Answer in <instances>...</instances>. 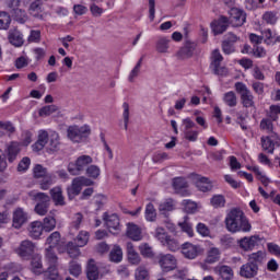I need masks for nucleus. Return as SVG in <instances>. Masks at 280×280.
<instances>
[{
	"instance_id": "nucleus-39",
	"label": "nucleus",
	"mask_w": 280,
	"mask_h": 280,
	"mask_svg": "<svg viewBox=\"0 0 280 280\" xmlns=\"http://www.w3.org/2000/svg\"><path fill=\"white\" fill-rule=\"evenodd\" d=\"M153 237H155V240H158L159 242H161L163 246H165V242H167V238L170 237V235H167V232H165V229H163L162 226H158L155 229Z\"/></svg>"
},
{
	"instance_id": "nucleus-47",
	"label": "nucleus",
	"mask_w": 280,
	"mask_h": 280,
	"mask_svg": "<svg viewBox=\"0 0 280 280\" xmlns=\"http://www.w3.org/2000/svg\"><path fill=\"white\" fill-rule=\"evenodd\" d=\"M164 246H166V248H168V250H171L172 253H176V250H180V243H178L176 238H173L171 236L166 238Z\"/></svg>"
},
{
	"instance_id": "nucleus-13",
	"label": "nucleus",
	"mask_w": 280,
	"mask_h": 280,
	"mask_svg": "<svg viewBox=\"0 0 280 280\" xmlns=\"http://www.w3.org/2000/svg\"><path fill=\"white\" fill-rule=\"evenodd\" d=\"M36 245L32 241L25 240L21 242L19 248L16 249V254L22 257V259H28V257L34 255Z\"/></svg>"
},
{
	"instance_id": "nucleus-1",
	"label": "nucleus",
	"mask_w": 280,
	"mask_h": 280,
	"mask_svg": "<svg viewBox=\"0 0 280 280\" xmlns=\"http://www.w3.org/2000/svg\"><path fill=\"white\" fill-rule=\"evenodd\" d=\"M46 244L49 246L45 249V259L48 265L46 280H58V256L54 253V248H57L58 253H68L69 257L73 259L80 257V249L75 247L73 242L63 243L60 232H52L46 238Z\"/></svg>"
},
{
	"instance_id": "nucleus-64",
	"label": "nucleus",
	"mask_w": 280,
	"mask_h": 280,
	"mask_svg": "<svg viewBox=\"0 0 280 280\" xmlns=\"http://www.w3.org/2000/svg\"><path fill=\"white\" fill-rule=\"evenodd\" d=\"M267 248L271 255H276L277 257H280V246L275 243H268Z\"/></svg>"
},
{
	"instance_id": "nucleus-22",
	"label": "nucleus",
	"mask_w": 280,
	"mask_h": 280,
	"mask_svg": "<svg viewBox=\"0 0 280 280\" xmlns=\"http://www.w3.org/2000/svg\"><path fill=\"white\" fill-rule=\"evenodd\" d=\"M242 10L237 8H232L230 10V19L228 20L233 27H240L241 25H244L245 18L242 16Z\"/></svg>"
},
{
	"instance_id": "nucleus-45",
	"label": "nucleus",
	"mask_w": 280,
	"mask_h": 280,
	"mask_svg": "<svg viewBox=\"0 0 280 280\" xmlns=\"http://www.w3.org/2000/svg\"><path fill=\"white\" fill-rule=\"evenodd\" d=\"M85 174H86V176H89V178H93L95 180V179L100 178L102 171L100 170V166H97V165H90L86 167Z\"/></svg>"
},
{
	"instance_id": "nucleus-41",
	"label": "nucleus",
	"mask_w": 280,
	"mask_h": 280,
	"mask_svg": "<svg viewBox=\"0 0 280 280\" xmlns=\"http://www.w3.org/2000/svg\"><path fill=\"white\" fill-rule=\"evenodd\" d=\"M223 102L226 104V106H230L233 108L234 106H237V96L235 95V92L230 91L224 94Z\"/></svg>"
},
{
	"instance_id": "nucleus-50",
	"label": "nucleus",
	"mask_w": 280,
	"mask_h": 280,
	"mask_svg": "<svg viewBox=\"0 0 280 280\" xmlns=\"http://www.w3.org/2000/svg\"><path fill=\"white\" fill-rule=\"evenodd\" d=\"M182 205L186 213H196V210L198 209V205L189 199L183 200Z\"/></svg>"
},
{
	"instance_id": "nucleus-33",
	"label": "nucleus",
	"mask_w": 280,
	"mask_h": 280,
	"mask_svg": "<svg viewBox=\"0 0 280 280\" xmlns=\"http://www.w3.org/2000/svg\"><path fill=\"white\" fill-rule=\"evenodd\" d=\"M89 237H90L89 232L81 231L75 238V243H77V245H74L75 248L80 250V248H83V246H86V244H89Z\"/></svg>"
},
{
	"instance_id": "nucleus-14",
	"label": "nucleus",
	"mask_w": 280,
	"mask_h": 280,
	"mask_svg": "<svg viewBox=\"0 0 280 280\" xmlns=\"http://www.w3.org/2000/svg\"><path fill=\"white\" fill-rule=\"evenodd\" d=\"M190 178L199 191H211V189H213L211 180L202 175L192 174Z\"/></svg>"
},
{
	"instance_id": "nucleus-38",
	"label": "nucleus",
	"mask_w": 280,
	"mask_h": 280,
	"mask_svg": "<svg viewBox=\"0 0 280 280\" xmlns=\"http://www.w3.org/2000/svg\"><path fill=\"white\" fill-rule=\"evenodd\" d=\"M262 21L264 23H267V25H276L277 21H279V18L277 16V12L266 11L262 14Z\"/></svg>"
},
{
	"instance_id": "nucleus-30",
	"label": "nucleus",
	"mask_w": 280,
	"mask_h": 280,
	"mask_svg": "<svg viewBox=\"0 0 280 280\" xmlns=\"http://www.w3.org/2000/svg\"><path fill=\"white\" fill-rule=\"evenodd\" d=\"M81 191H82V184L80 183V180L77 177L72 180L71 186L68 187L69 200H73V198H75V196H80Z\"/></svg>"
},
{
	"instance_id": "nucleus-34",
	"label": "nucleus",
	"mask_w": 280,
	"mask_h": 280,
	"mask_svg": "<svg viewBox=\"0 0 280 280\" xmlns=\"http://www.w3.org/2000/svg\"><path fill=\"white\" fill-rule=\"evenodd\" d=\"M264 241V237H260L259 235L255 234L246 238V250H253L255 246H259L261 242Z\"/></svg>"
},
{
	"instance_id": "nucleus-29",
	"label": "nucleus",
	"mask_w": 280,
	"mask_h": 280,
	"mask_svg": "<svg viewBox=\"0 0 280 280\" xmlns=\"http://www.w3.org/2000/svg\"><path fill=\"white\" fill-rule=\"evenodd\" d=\"M86 277L89 280L100 279V270L97 269V265H95V260L93 259H90L88 262Z\"/></svg>"
},
{
	"instance_id": "nucleus-10",
	"label": "nucleus",
	"mask_w": 280,
	"mask_h": 280,
	"mask_svg": "<svg viewBox=\"0 0 280 280\" xmlns=\"http://www.w3.org/2000/svg\"><path fill=\"white\" fill-rule=\"evenodd\" d=\"M103 220L109 231V233H113V235H118L121 231V223H119V217L115 213L108 214L105 212L103 214Z\"/></svg>"
},
{
	"instance_id": "nucleus-36",
	"label": "nucleus",
	"mask_w": 280,
	"mask_h": 280,
	"mask_svg": "<svg viewBox=\"0 0 280 280\" xmlns=\"http://www.w3.org/2000/svg\"><path fill=\"white\" fill-rule=\"evenodd\" d=\"M217 261H220V249L212 247L208 250L206 264H215Z\"/></svg>"
},
{
	"instance_id": "nucleus-57",
	"label": "nucleus",
	"mask_w": 280,
	"mask_h": 280,
	"mask_svg": "<svg viewBox=\"0 0 280 280\" xmlns=\"http://www.w3.org/2000/svg\"><path fill=\"white\" fill-rule=\"evenodd\" d=\"M173 187L176 191L187 188V180L183 177H176L173 179Z\"/></svg>"
},
{
	"instance_id": "nucleus-55",
	"label": "nucleus",
	"mask_w": 280,
	"mask_h": 280,
	"mask_svg": "<svg viewBox=\"0 0 280 280\" xmlns=\"http://www.w3.org/2000/svg\"><path fill=\"white\" fill-rule=\"evenodd\" d=\"M257 272H259V267H257L256 265H252L250 262H247L246 279H253L254 277H257Z\"/></svg>"
},
{
	"instance_id": "nucleus-2",
	"label": "nucleus",
	"mask_w": 280,
	"mask_h": 280,
	"mask_svg": "<svg viewBox=\"0 0 280 280\" xmlns=\"http://www.w3.org/2000/svg\"><path fill=\"white\" fill-rule=\"evenodd\" d=\"M45 145H48L50 152H57L60 148V133L56 130L40 129L37 131V140L32 145L33 152H40L45 150Z\"/></svg>"
},
{
	"instance_id": "nucleus-7",
	"label": "nucleus",
	"mask_w": 280,
	"mask_h": 280,
	"mask_svg": "<svg viewBox=\"0 0 280 280\" xmlns=\"http://www.w3.org/2000/svg\"><path fill=\"white\" fill-rule=\"evenodd\" d=\"M34 178H43L40 183V189L47 191L51 185H54V175L48 174L45 166L36 164L33 168Z\"/></svg>"
},
{
	"instance_id": "nucleus-8",
	"label": "nucleus",
	"mask_w": 280,
	"mask_h": 280,
	"mask_svg": "<svg viewBox=\"0 0 280 280\" xmlns=\"http://www.w3.org/2000/svg\"><path fill=\"white\" fill-rule=\"evenodd\" d=\"M5 5L13 12V16H15V20L18 23H25L27 21V13H25V10H21V0H5Z\"/></svg>"
},
{
	"instance_id": "nucleus-49",
	"label": "nucleus",
	"mask_w": 280,
	"mask_h": 280,
	"mask_svg": "<svg viewBox=\"0 0 280 280\" xmlns=\"http://www.w3.org/2000/svg\"><path fill=\"white\" fill-rule=\"evenodd\" d=\"M139 252L142 257H148L149 259H151V257H154V252L148 243L141 244L139 246Z\"/></svg>"
},
{
	"instance_id": "nucleus-54",
	"label": "nucleus",
	"mask_w": 280,
	"mask_h": 280,
	"mask_svg": "<svg viewBox=\"0 0 280 280\" xmlns=\"http://www.w3.org/2000/svg\"><path fill=\"white\" fill-rule=\"evenodd\" d=\"M211 205L214 209H218L220 207H224V205H226V200L224 199V196L215 195L211 198Z\"/></svg>"
},
{
	"instance_id": "nucleus-46",
	"label": "nucleus",
	"mask_w": 280,
	"mask_h": 280,
	"mask_svg": "<svg viewBox=\"0 0 280 280\" xmlns=\"http://www.w3.org/2000/svg\"><path fill=\"white\" fill-rule=\"evenodd\" d=\"M136 280H150V271L145 267H138L135 271Z\"/></svg>"
},
{
	"instance_id": "nucleus-3",
	"label": "nucleus",
	"mask_w": 280,
	"mask_h": 280,
	"mask_svg": "<svg viewBox=\"0 0 280 280\" xmlns=\"http://www.w3.org/2000/svg\"><path fill=\"white\" fill-rule=\"evenodd\" d=\"M225 225L231 233H237L240 231H246V219H244V212L237 208L232 209L225 218Z\"/></svg>"
},
{
	"instance_id": "nucleus-18",
	"label": "nucleus",
	"mask_w": 280,
	"mask_h": 280,
	"mask_svg": "<svg viewBox=\"0 0 280 280\" xmlns=\"http://www.w3.org/2000/svg\"><path fill=\"white\" fill-rule=\"evenodd\" d=\"M30 220V215L22 208H16L13 212V228L21 229Z\"/></svg>"
},
{
	"instance_id": "nucleus-35",
	"label": "nucleus",
	"mask_w": 280,
	"mask_h": 280,
	"mask_svg": "<svg viewBox=\"0 0 280 280\" xmlns=\"http://www.w3.org/2000/svg\"><path fill=\"white\" fill-rule=\"evenodd\" d=\"M178 226L188 237H194V225L189 222V217H185L184 222H179Z\"/></svg>"
},
{
	"instance_id": "nucleus-44",
	"label": "nucleus",
	"mask_w": 280,
	"mask_h": 280,
	"mask_svg": "<svg viewBox=\"0 0 280 280\" xmlns=\"http://www.w3.org/2000/svg\"><path fill=\"white\" fill-rule=\"evenodd\" d=\"M144 217L148 222H154L156 220V209H154V205H147Z\"/></svg>"
},
{
	"instance_id": "nucleus-15",
	"label": "nucleus",
	"mask_w": 280,
	"mask_h": 280,
	"mask_svg": "<svg viewBox=\"0 0 280 280\" xmlns=\"http://www.w3.org/2000/svg\"><path fill=\"white\" fill-rule=\"evenodd\" d=\"M200 253H202L200 245H194L189 242L182 245V254L186 259H196Z\"/></svg>"
},
{
	"instance_id": "nucleus-28",
	"label": "nucleus",
	"mask_w": 280,
	"mask_h": 280,
	"mask_svg": "<svg viewBox=\"0 0 280 280\" xmlns=\"http://www.w3.org/2000/svg\"><path fill=\"white\" fill-rule=\"evenodd\" d=\"M264 259H266V252L258 250L248 256L247 264H250L252 266H256L257 268H259V266L264 264Z\"/></svg>"
},
{
	"instance_id": "nucleus-31",
	"label": "nucleus",
	"mask_w": 280,
	"mask_h": 280,
	"mask_svg": "<svg viewBox=\"0 0 280 280\" xmlns=\"http://www.w3.org/2000/svg\"><path fill=\"white\" fill-rule=\"evenodd\" d=\"M9 42L14 47H23V43H24L23 34H21V32L19 31H11L9 33Z\"/></svg>"
},
{
	"instance_id": "nucleus-19",
	"label": "nucleus",
	"mask_w": 280,
	"mask_h": 280,
	"mask_svg": "<svg viewBox=\"0 0 280 280\" xmlns=\"http://www.w3.org/2000/svg\"><path fill=\"white\" fill-rule=\"evenodd\" d=\"M56 224H58V221L56 220V210H51L49 214L43 219L42 226L45 233H51V231L56 230Z\"/></svg>"
},
{
	"instance_id": "nucleus-52",
	"label": "nucleus",
	"mask_w": 280,
	"mask_h": 280,
	"mask_svg": "<svg viewBox=\"0 0 280 280\" xmlns=\"http://www.w3.org/2000/svg\"><path fill=\"white\" fill-rule=\"evenodd\" d=\"M10 14L5 12H0V30H8L11 23Z\"/></svg>"
},
{
	"instance_id": "nucleus-51",
	"label": "nucleus",
	"mask_w": 280,
	"mask_h": 280,
	"mask_svg": "<svg viewBox=\"0 0 280 280\" xmlns=\"http://www.w3.org/2000/svg\"><path fill=\"white\" fill-rule=\"evenodd\" d=\"M260 130H266L268 135H272V130H275V125L270 118H264L260 121Z\"/></svg>"
},
{
	"instance_id": "nucleus-42",
	"label": "nucleus",
	"mask_w": 280,
	"mask_h": 280,
	"mask_svg": "<svg viewBox=\"0 0 280 280\" xmlns=\"http://www.w3.org/2000/svg\"><path fill=\"white\" fill-rule=\"evenodd\" d=\"M170 49V39L166 37H161L156 43V50L160 54H167V50Z\"/></svg>"
},
{
	"instance_id": "nucleus-4",
	"label": "nucleus",
	"mask_w": 280,
	"mask_h": 280,
	"mask_svg": "<svg viewBox=\"0 0 280 280\" xmlns=\"http://www.w3.org/2000/svg\"><path fill=\"white\" fill-rule=\"evenodd\" d=\"M28 196L34 202H37L34 211L37 215H47L49 212V202H51V198L45 192H36V190H32L28 192Z\"/></svg>"
},
{
	"instance_id": "nucleus-26",
	"label": "nucleus",
	"mask_w": 280,
	"mask_h": 280,
	"mask_svg": "<svg viewBox=\"0 0 280 280\" xmlns=\"http://www.w3.org/2000/svg\"><path fill=\"white\" fill-rule=\"evenodd\" d=\"M127 256L128 261L131 262L132 266H139V264H141V256H139V253L135 250L132 243L127 244Z\"/></svg>"
},
{
	"instance_id": "nucleus-25",
	"label": "nucleus",
	"mask_w": 280,
	"mask_h": 280,
	"mask_svg": "<svg viewBox=\"0 0 280 280\" xmlns=\"http://www.w3.org/2000/svg\"><path fill=\"white\" fill-rule=\"evenodd\" d=\"M50 196L56 207H65V196H62V188L59 186L51 188Z\"/></svg>"
},
{
	"instance_id": "nucleus-6",
	"label": "nucleus",
	"mask_w": 280,
	"mask_h": 280,
	"mask_svg": "<svg viewBox=\"0 0 280 280\" xmlns=\"http://www.w3.org/2000/svg\"><path fill=\"white\" fill-rule=\"evenodd\" d=\"M68 139L73 141V143H80L83 139H86L91 135V127L89 125L84 126H70L67 130Z\"/></svg>"
},
{
	"instance_id": "nucleus-27",
	"label": "nucleus",
	"mask_w": 280,
	"mask_h": 280,
	"mask_svg": "<svg viewBox=\"0 0 280 280\" xmlns=\"http://www.w3.org/2000/svg\"><path fill=\"white\" fill-rule=\"evenodd\" d=\"M264 259H266V252L258 250L248 256L247 264H250L252 266H256L257 268H259V266L264 264Z\"/></svg>"
},
{
	"instance_id": "nucleus-63",
	"label": "nucleus",
	"mask_w": 280,
	"mask_h": 280,
	"mask_svg": "<svg viewBox=\"0 0 280 280\" xmlns=\"http://www.w3.org/2000/svg\"><path fill=\"white\" fill-rule=\"evenodd\" d=\"M82 213H75L72 218V222H71V229H74L75 231H78V229H80V225L82 224Z\"/></svg>"
},
{
	"instance_id": "nucleus-5",
	"label": "nucleus",
	"mask_w": 280,
	"mask_h": 280,
	"mask_svg": "<svg viewBox=\"0 0 280 280\" xmlns=\"http://www.w3.org/2000/svg\"><path fill=\"white\" fill-rule=\"evenodd\" d=\"M93 163L91 155H80L74 162L68 164V172L72 176H80Z\"/></svg>"
},
{
	"instance_id": "nucleus-16",
	"label": "nucleus",
	"mask_w": 280,
	"mask_h": 280,
	"mask_svg": "<svg viewBox=\"0 0 280 280\" xmlns=\"http://www.w3.org/2000/svg\"><path fill=\"white\" fill-rule=\"evenodd\" d=\"M5 154L9 163H14L19 154H21V142L11 141L5 149Z\"/></svg>"
},
{
	"instance_id": "nucleus-32",
	"label": "nucleus",
	"mask_w": 280,
	"mask_h": 280,
	"mask_svg": "<svg viewBox=\"0 0 280 280\" xmlns=\"http://www.w3.org/2000/svg\"><path fill=\"white\" fill-rule=\"evenodd\" d=\"M124 259V252L121 250V247L118 245H114L109 253V261H113L114 264H119Z\"/></svg>"
},
{
	"instance_id": "nucleus-58",
	"label": "nucleus",
	"mask_w": 280,
	"mask_h": 280,
	"mask_svg": "<svg viewBox=\"0 0 280 280\" xmlns=\"http://www.w3.org/2000/svg\"><path fill=\"white\" fill-rule=\"evenodd\" d=\"M196 231L201 235V237H209V235H211V230H209V226H207L205 223H198Z\"/></svg>"
},
{
	"instance_id": "nucleus-9",
	"label": "nucleus",
	"mask_w": 280,
	"mask_h": 280,
	"mask_svg": "<svg viewBox=\"0 0 280 280\" xmlns=\"http://www.w3.org/2000/svg\"><path fill=\"white\" fill-rule=\"evenodd\" d=\"M158 261L163 272H171V270H176L177 260L176 257H174L172 254H160L158 256Z\"/></svg>"
},
{
	"instance_id": "nucleus-53",
	"label": "nucleus",
	"mask_w": 280,
	"mask_h": 280,
	"mask_svg": "<svg viewBox=\"0 0 280 280\" xmlns=\"http://www.w3.org/2000/svg\"><path fill=\"white\" fill-rule=\"evenodd\" d=\"M58 107L56 105H47L39 109V117H49L52 113H56Z\"/></svg>"
},
{
	"instance_id": "nucleus-59",
	"label": "nucleus",
	"mask_w": 280,
	"mask_h": 280,
	"mask_svg": "<svg viewBox=\"0 0 280 280\" xmlns=\"http://www.w3.org/2000/svg\"><path fill=\"white\" fill-rule=\"evenodd\" d=\"M30 165H32V160L27 156L23 158L18 165V172H27Z\"/></svg>"
},
{
	"instance_id": "nucleus-24",
	"label": "nucleus",
	"mask_w": 280,
	"mask_h": 280,
	"mask_svg": "<svg viewBox=\"0 0 280 280\" xmlns=\"http://www.w3.org/2000/svg\"><path fill=\"white\" fill-rule=\"evenodd\" d=\"M43 231H45V229L43 228V222L40 221H33L28 225V235L33 240H40Z\"/></svg>"
},
{
	"instance_id": "nucleus-11",
	"label": "nucleus",
	"mask_w": 280,
	"mask_h": 280,
	"mask_svg": "<svg viewBox=\"0 0 280 280\" xmlns=\"http://www.w3.org/2000/svg\"><path fill=\"white\" fill-rule=\"evenodd\" d=\"M183 124L185 126L184 128V137L187 139V141H198V135H200V131L196 129V122H194L190 118H186L183 120Z\"/></svg>"
},
{
	"instance_id": "nucleus-56",
	"label": "nucleus",
	"mask_w": 280,
	"mask_h": 280,
	"mask_svg": "<svg viewBox=\"0 0 280 280\" xmlns=\"http://www.w3.org/2000/svg\"><path fill=\"white\" fill-rule=\"evenodd\" d=\"M235 91L242 96V103L243 106H245L246 103V84L242 82L235 83Z\"/></svg>"
},
{
	"instance_id": "nucleus-43",
	"label": "nucleus",
	"mask_w": 280,
	"mask_h": 280,
	"mask_svg": "<svg viewBox=\"0 0 280 280\" xmlns=\"http://www.w3.org/2000/svg\"><path fill=\"white\" fill-rule=\"evenodd\" d=\"M219 275L223 280L233 279V269L226 265H223L219 268Z\"/></svg>"
},
{
	"instance_id": "nucleus-20",
	"label": "nucleus",
	"mask_w": 280,
	"mask_h": 280,
	"mask_svg": "<svg viewBox=\"0 0 280 280\" xmlns=\"http://www.w3.org/2000/svg\"><path fill=\"white\" fill-rule=\"evenodd\" d=\"M127 237L129 240H132L133 242H141L143 240V233L141 231V228L135 223H127Z\"/></svg>"
},
{
	"instance_id": "nucleus-48",
	"label": "nucleus",
	"mask_w": 280,
	"mask_h": 280,
	"mask_svg": "<svg viewBox=\"0 0 280 280\" xmlns=\"http://www.w3.org/2000/svg\"><path fill=\"white\" fill-rule=\"evenodd\" d=\"M108 202V198L105 195L98 194L93 197V205L100 210L104 205Z\"/></svg>"
},
{
	"instance_id": "nucleus-37",
	"label": "nucleus",
	"mask_w": 280,
	"mask_h": 280,
	"mask_svg": "<svg viewBox=\"0 0 280 280\" xmlns=\"http://www.w3.org/2000/svg\"><path fill=\"white\" fill-rule=\"evenodd\" d=\"M91 1H92L90 4L91 14L94 16H102L104 12V8L100 5V3H102V0H91Z\"/></svg>"
},
{
	"instance_id": "nucleus-62",
	"label": "nucleus",
	"mask_w": 280,
	"mask_h": 280,
	"mask_svg": "<svg viewBox=\"0 0 280 280\" xmlns=\"http://www.w3.org/2000/svg\"><path fill=\"white\" fill-rule=\"evenodd\" d=\"M0 128L9 132V135H14L16 132V127L11 121H0Z\"/></svg>"
},
{
	"instance_id": "nucleus-40",
	"label": "nucleus",
	"mask_w": 280,
	"mask_h": 280,
	"mask_svg": "<svg viewBox=\"0 0 280 280\" xmlns=\"http://www.w3.org/2000/svg\"><path fill=\"white\" fill-rule=\"evenodd\" d=\"M261 145L262 150L265 152H268V154H273L275 152V142L270 138V136H267L266 138H261Z\"/></svg>"
},
{
	"instance_id": "nucleus-23",
	"label": "nucleus",
	"mask_w": 280,
	"mask_h": 280,
	"mask_svg": "<svg viewBox=\"0 0 280 280\" xmlns=\"http://www.w3.org/2000/svg\"><path fill=\"white\" fill-rule=\"evenodd\" d=\"M28 13L31 16H34L35 19H39L43 21L45 19V11L43 10V2L40 0H35L30 4Z\"/></svg>"
},
{
	"instance_id": "nucleus-60",
	"label": "nucleus",
	"mask_w": 280,
	"mask_h": 280,
	"mask_svg": "<svg viewBox=\"0 0 280 280\" xmlns=\"http://www.w3.org/2000/svg\"><path fill=\"white\" fill-rule=\"evenodd\" d=\"M159 211H174V200L166 199L159 206Z\"/></svg>"
},
{
	"instance_id": "nucleus-61",
	"label": "nucleus",
	"mask_w": 280,
	"mask_h": 280,
	"mask_svg": "<svg viewBox=\"0 0 280 280\" xmlns=\"http://www.w3.org/2000/svg\"><path fill=\"white\" fill-rule=\"evenodd\" d=\"M70 275H72V277H80V275H82V266H80V264L78 262H70Z\"/></svg>"
},
{
	"instance_id": "nucleus-21",
	"label": "nucleus",
	"mask_w": 280,
	"mask_h": 280,
	"mask_svg": "<svg viewBox=\"0 0 280 280\" xmlns=\"http://www.w3.org/2000/svg\"><path fill=\"white\" fill-rule=\"evenodd\" d=\"M226 27H229V19L226 16H221L219 20H214L211 23V30L215 36H218V34H224Z\"/></svg>"
},
{
	"instance_id": "nucleus-12",
	"label": "nucleus",
	"mask_w": 280,
	"mask_h": 280,
	"mask_svg": "<svg viewBox=\"0 0 280 280\" xmlns=\"http://www.w3.org/2000/svg\"><path fill=\"white\" fill-rule=\"evenodd\" d=\"M223 57L222 54H220L219 49H215L212 51L211 55V69L215 73V75H226L228 71L226 68L220 67V63L222 62Z\"/></svg>"
},
{
	"instance_id": "nucleus-17",
	"label": "nucleus",
	"mask_w": 280,
	"mask_h": 280,
	"mask_svg": "<svg viewBox=\"0 0 280 280\" xmlns=\"http://www.w3.org/2000/svg\"><path fill=\"white\" fill-rule=\"evenodd\" d=\"M30 270L33 275L40 276L45 272V268L43 267V256L39 254H35L31 258Z\"/></svg>"
}]
</instances>
